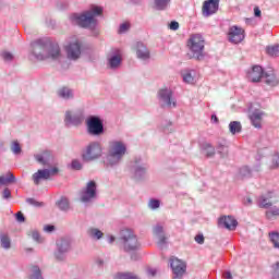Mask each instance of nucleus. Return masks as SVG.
<instances>
[{
	"label": "nucleus",
	"mask_w": 279,
	"mask_h": 279,
	"mask_svg": "<svg viewBox=\"0 0 279 279\" xmlns=\"http://www.w3.org/2000/svg\"><path fill=\"white\" fill-rule=\"evenodd\" d=\"M229 130H230L231 134H239L242 130L241 122H239V121L230 122Z\"/></svg>",
	"instance_id": "nucleus-34"
},
{
	"label": "nucleus",
	"mask_w": 279,
	"mask_h": 279,
	"mask_svg": "<svg viewBox=\"0 0 279 279\" xmlns=\"http://www.w3.org/2000/svg\"><path fill=\"white\" fill-rule=\"evenodd\" d=\"M245 39V31L239 26H231L228 32V40L233 45H239Z\"/></svg>",
	"instance_id": "nucleus-12"
},
{
	"label": "nucleus",
	"mask_w": 279,
	"mask_h": 279,
	"mask_svg": "<svg viewBox=\"0 0 279 279\" xmlns=\"http://www.w3.org/2000/svg\"><path fill=\"white\" fill-rule=\"evenodd\" d=\"M206 41L199 34H193L187 40V58L189 60H204V49Z\"/></svg>",
	"instance_id": "nucleus-3"
},
{
	"label": "nucleus",
	"mask_w": 279,
	"mask_h": 279,
	"mask_svg": "<svg viewBox=\"0 0 279 279\" xmlns=\"http://www.w3.org/2000/svg\"><path fill=\"white\" fill-rule=\"evenodd\" d=\"M244 206H252V197L244 198Z\"/></svg>",
	"instance_id": "nucleus-58"
},
{
	"label": "nucleus",
	"mask_w": 279,
	"mask_h": 279,
	"mask_svg": "<svg viewBox=\"0 0 279 279\" xmlns=\"http://www.w3.org/2000/svg\"><path fill=\"white\" fill-rule=\"evenodd\" d=\"M34 158L39 165L47 166L53 160V155H51V151L45 150L41 154H36Z\"/></svg>",
	"instance_id": "nucleus-20"
},
{
	"label": "nucleus",
	"mask_w": 279,
	"mask_h": 279,
	"mask_svg": "<svg viewBox=\"0 0 279 279\" xmlns=\"http://www.w3.org/2000/svg\"><path fill=\"white\" fill-rule=\"evenodd\" d=\"M270 241L274 243L275 247L279 248V233H271Z\"/></svg>",
	"instance_id": "nucleus-43"
},
{
	"label": "nucleus",
	"mask_w": 279,
	"mask_h": 279,
	"mask_svg": "<svg viewBox=\"0 0 279 279\" xmlns=\"http://www.w3.org/2000/svg\"><path fill=\"white\" fill-rule=\"evenodd\" d=\"M169 28L172 29V32H177V29H180V23L175 22V21H172L170 24H169Z\"/></svg>",
	"instance_id": "nucleus-50"
},
{
	"label": "nucleus",
	"mask_w": 279,
	"mask_h": 279,
	"mask_svg": "<svg viewBox=\"0 0 279 279\" xmlns=\"http://www.w3.org/2000/svg\"><path fill=\"white\" fill-rule=\"evenodd\" d=\"M279 217V207H274L270 210L266 211V218L271 220V219H278Z\"/></svg>",
	"instance_id": "nucleus-38"
},
{
	"label": "nucleus",
	"mask_w": 279,
	"mask_h": 279,
	"mask_svg": "<svg viewBox=\"0 0 279 279\" xmlns=\"http://www.w3.org/2000/svg\"><path fill=\"white\" fill-rule=\"evenodd\" d=\"M158 95L168 108H175V100L173 99V92H171V89L162 88L159 90Z\"/></svg>",
	"instance_id": "nucleus-14"
},
{
	"label": "nucleus",
	"mask_w": 279,
	"mask_h": 279,
	"mask_svg": "<svg viewBox=\"0 0 279 279\" xmlns=\"http://www.w3.org/2000/svg\"><path fill=\"white\" fill-rule=\"evenodd\" d=\"M264 82L267 84V86H278L279 80L276 76V74L271 73H264Z\"/></svg>",
	"instance_id": "nucleus-27"
},
{
	"label": "nucleus",
	"mask_w": 279,
	"mask_h": 279,
	"mask_svg": "<svg viewBox=\"0 0 279 279\" xmlns=\"http://www.w3.org/2000/svg\"><path fill=\"white\" fill-rule=\"evenodd\" d=\"M254 14H255V16H260V9L258 8V7H255L254 8Z\"/></svg>",
	"instance_id": "nucleus-59"
},
{
	"label": "nucleus",
	"mask_w": 279,
	"mask_h": 279,
	"mask_svg": "<svg viewBox=\"0 0 279 279\" xmlns=\"http://www.w3.org/2000/svg\"><path fill=\"white\" fill-rule=\"evenodd\" d=\"M16 221H19L20 223H23V221H25V216L23 215V213L19 211L15 215Z\"/></svg>",
	"instance_id": "nucleus-51"
},
{
	"label": "nucleus",
	"mask_w": 279,
	"mask_h": 279,
	"mask_svg": "<svg viewBox=\"0 0 279 279\" xmlns=\"http://www.w3.org/2000/svg\"><path fill=\"white\" fill-rule=\"evenodd\" d=\"M128 29H130V23L124 22L120 25L119 34H125V32H128Z\"/></svg>",
	"instance_id": "nucleus-46"
},
{
	"label": "nucleus",
	"mask_w": 279,
	"mask_h": 279,
	"mask_svg": "<svg viewBox=\"0 0 279 279\" xmlns=\"http://www.w3.org/2000/svg\"><path fill=\"white\" fill-rule=\"evenodd\" d=\"M63 49L68 60L77 62L82 58V53H84V44H82L80 37L73 35L66 38Z\"/></svg>",
	"instance_id": "nucleus-4"
},
{
	"label": "nucleus",
	"mask_w": 279,
	"mask_h": 279,
	"mask_svg": "<svg viewBox=\"0 0 279 279\" xmlns=\"http://www.w3.org/2000/svg\"><path fill=\"white\" fill-rule=\"evenodd\" d=\"M104 9L101 7L92 5L89 9L70 15L73 25H78L83 29H95L97 27V16H101Z\"/></svg>",
	"instance_id": "nucleus-2"
},
{
	"label": "nucleus",
	"mask_w": 279,
	"mask_h": 279,
	"mask_svg": "<svg viewBox=\"0 0 279 279\" xmlns=\"http://www.w3.org/2000/svg\"><path fill=\"white\" fill-rule=\"evenodd\" d=\"M218 226L227 230H236L239 222L232 216H222L218 219Z\"/></svg>",
	"instance_id": "nucleus-16"
},
{
	"label": "nucleus",
	"mask_w": 279,
	"mask_h": 279,
	"mask_svg": "<svg viewBox=\"0 0 279 279\" xmlns=\"http://www.w3.org/2000/svg\"><path fill=\"white\" fill-rule=\"evenodd\" d=\"M11 151L13 156H21V154H23V147H21V143H19V141H13L11 143Z\"/></svg>",
	"instance_id": "nucleus-32"
},
{
	"label": "nucleus",
	"mask_w": 279,
	"mask_h": 279,
	"mask_svg": "<svg viewBox=\"0 0 279 279\" xmlns=\"http://www.w3.org/2000/svg\"><path fill=\"white\" fill-rule=\"evenodd\" d=\"M102 149L101 145L97 142L90 143L85 151L82 154V158L85 162H93V160H97L101 158Z\"/></svg>",
	"instance_id": "nucleus-10"
},
{
	"label": "nucleus",
	"mask_w": 279,
	"mask_h": 279,
	"mask_svg": "<svg viewBox=\"0 0 279 279\" xmlns=\"http://www.w3.org/2000/svg\"><path fill=\"white\" fill-rule=\"evenodd\" d=\"M211 121L214 123H219V118H217L215 114L211 116Z\"/></svg>",
	"instance_id": "nucleus-60"
},
{
	"label": "nucleus",
	"mask_w": 279,
	"mask_h": 279,
	"mask_svg": "<svg viewBox=\"0 0 279 279\" xmlns=\"http://www.w3.org/2000/svg\"><path fill=\"white\" fill-rule=\"evenodd\" d=\"M219 10V0H207L203 4V16H213Z\"/></svg>",
	"instance_id": "nucleus-15"
},
{
	"label": "nucleus",
	"mask_w": 279,
	"mask_h": 279,
	"mask_svg": "<svg viewBox=\"0 0 279 279\" xmlns=\"http://www.w3.org/2000/svg\"><path fill=\"white\" fill-rule=\"evenodd\" d=\"M183 82L185 84H195V75H193L192 71H186L182 74Z\"/></svg>",
	"instance_id": "nucleus-35"
},
{
	"label": "nucleus",
	"mask_w": 279,
	"mask_h": 279,
	"mask_svg": "<svg viewBox=\"0 0 279 279\" xmlns=\"http://www.w3.org/2000/svg\"><path fill=\"white\" fill-rule=\"evenodd\" d=\"M16 182V177L12 172H8L7 175L0 177V186H8V184H12Z\"/></svg>",
	"instance_id": "nucleus-29"
},
{
	"label": "nucleus",
	"mask_w": 279,
	"mask_h": 279,
	"mask_svg": "<svg viewBox=\"0 0 279 279\" xmlns=\"http://www.w3.org/2000/svg\"><path fill=\"white\" fill-rule=\"evenodd\" d=\"M240 175L241 178H251L252 177V170L247 166H244L240 169Z\"/></svg>",
	"instance_id": "nucleus-40"
},
{
	"label": "nucleus",
	"mask_w": 279,
	"mask_h": 279,
	"mask_svg": "<svg viewBox=\"0 0 279 279\" xmlns=\"http://www.w3.org/2000/svg\"><path fill=\"white\" fill-rule=\"evenodd\" d=\"M148 274H149V276H156V270L149 269V270H148Z\"/></svg>",
	"instance_id": "nucleus-62"
},
{
	"label": "nucleus",
	"mask_w": 279,
	"mask_h": 279,
	"mask_svg": "<svg viewBox=\"0 0 279 279\" xmlns=\"http://www.w3.org/2000/svg\"><path fill=\"white\" fill-rule=\"evenodd\" d=\"M265 117V112L260 110H255L250 114V121L252 125H254L257 130L263 128V118Z\"/></svg>",
	"instance_id": "nucleus-18"
},
{
	"label": "nucleus",
	"mask_w": 279,
	"mask_h": 279,
	"mask_svg": "<svg viewBox=\"0 0 279 279\" xmlns=\"http://www.w3.org/2000/svg\"><path fill=\"white\" fill-rule=\"evenodd\" d=\"M86 130L89 136H101L104 134V121L97 116H89L86 119Z\"/></svg>",
	"instance_id": "nucleus-8"
},
{
	"label": "nucleus",
	"mask_w": 279,
	"mask_h": 279,
	"mask_svg": "<svg viewBox=\"0 0 279 279\" xmlns=\"http://www.w3.org/2000/svg\"><path fill=\"white\" fill-rule=\"evenodd\" d=\"M86 234L92 241H101L104 239V231L95 227L88 228Z\"/></svg>",
	"instance_id": "nucleus-24"
},
{
	"label": "nucleus",
	"mask_w": 279,
	"mask_h": 279,
	"mask_svg": "<svg viewBox=\"0 0 279 279\" xmlns=\"http://www.w3.org/2000/svg\"><path fill=\"white\" fill-rule=\"evenodd\" d=\"M272 278L279 279V262H277L274 266Z\"/></svg>",
	"instance_id": "nucleus-47"
},
{
	"label": "nucleus",
	"mask_w": 279,
	"mask_h": 279,
	"mask_svg": "<svg viewBox=\"0 0 279 279\" xmlns=\"http://www.w3.org/2000/svg\"><path fill=\"white\" fill-rule=\"evenodd\" d=\"M149 208L156 210V208H160V201L158 199H150L148 203Z\"/></svg>",
	"instance_id": "nucleus-44"
},
{
	"label": "nucleus",
	"mask_w": 279,
	"mask_h": 279,
	"mask_svg": "<svg viewBox=\"0 0 279 279\" xmlns=\"http://www.w3.org/2000/svg\"><path fill=\"white\" fill-rule=\"evenodd\" d=\"M2 197L3 199H10L12 197V192L10 191V189H4L2 192Z\"/></svg>",
	"instance_id": "nucleus-48"
},
{
	"label": "nucleus",
	"mask_w": 279,
	"mask_h": 279,
	"mask_svg": "<svg viewBox=\"0 0 279 279\" xmlns=\"http://www.w3.org/2000/svg\"><path fill=\"white\" fill-rule=\"evenodd\" d=\"M32 54L36 60H60L62 51L60 45L52 43L49 38H40L31 44Z\"/></svg>",
	"instance_id": "nucleus-1"
},
{
	"label": "nucleus",
	"mask_w": 279,
	"mask_h": 279,
	"mask_svg": "<svg viewBox=\"0 0 279 279\" xmlns=\"http://www.w3.org/2000/svg\"><path fill=\"white\" fill-rule=\"evenodd\" d=\"M272 167L274 169H278L279 167V154H275L272 157Z\"/></svg>",
	"instance_id": "nucleus-49"
},
{
	"label": "nucleus",
	"mask_w": 279,
	"mask_h": 279,
	"mask_svg": "<svg viewBox=\"0 0 279 279\" xmlns=\"http://www.w3.org/2000/svg\"><path fill=\"white\" fill-rule=\"evenodd\" d=\"M225 278H226V279H232V274H231L230 271H227V272L225 274Z\"/></svg>",
	"instance_id": "nucleus-61"
},
{
	"label": "nucleus",
	"mask_w": 279,
	"mask_h": 279,
	"mask_svg": "<svg viewBox=\"0 0 279 279\" xmlns=\"http://www.w3.org/2000/svg\"><path fill=\"white\" fill-rule=\"evenodd\" d=\"M120 239H121L123 247L126 252H133L134 250H138L140 245H141L138 243V239L136 238L134 232H132V230H130V229L122 230Z\"/></svg>",
	"instance_id": "nucleus-7"
},
{
	"label": "nucleus",
	"mask_w": 279,
	"mask_h": 279,
	"mask_svg": "<svg viewBox=\"0 0 279 279\" xmlns=\"http://www.w3.org/2000/svg\"><path fill=\"white\" fill-rule=\"evenodd\" d=\"M170 266L174 274L173 279H182V276H184L186 271V264L184 262L180 260L178 257L170 258Z\"/></svg>",
	"instance_id": "nucleus-13"
},
{
	"label": "nucleus",
	"mask_w": 279,
	"mask_h": 279,
	"mask_svg": "<svg viewBox=\"0 0 279 279\" xmlns=\"http://www.w3.org/2000/svg\"><path fill=\"white\" fill-rule=\"evenodd\" d=\"M122 61L123 54L121 53V50L116 49L114 54L111 58H109V69H119V66H121Z\"/></svg>",
	"instance_id": "nucleus-19"
},
{
	"label": "nucleus",
	"mask_w": 279,
	"mask_h": 279,
	"mask_svg": "<svg viewBox=\"0 0 279 279\" xmlns=\"http://www.w3.org/2000/svg\"><path fill=\"white\" fill-rule=\"evenodd\" d=\"M158 243H159V245H165V243H167V236L159 235Z\"/></svg>",
	"instance_id": "nucleus-55"
},
{
	"label": "nucleus",
	"mask_w": 279,
	"mask_h": 279,
	"mask_svg": "<svg viewBox=\"0 0 279 279\" xmlns=\"http://www.w3.org/2000/svg\"><path fill=\"white\" fill-rule=\"evenodd\" d=\"M33 241H35L36 243H43L45 240L43 239V236H40V233L38 232V230L36 229H32L31 231H28L27 233Z\"/></svg>",
	"instance_id": "nucleus-33"
},
{
	"label": "nucleus",
	"mask_w": 279,
	"mask_h": 279,
	"mask_svg": "<svg viewBox=\"0 0 279 279\" xmlns=\"http://www.w3.org/2000/svg\"><path fill=\"white\" fill-rule=\"evenodd\" d=\"M136 56L140 60H149V50L143 43H137L136 44Z\"/></svg>",
	"instance_id": "nucleus-22"
},
{
	"label": "nucleus",
	"mask_w": 279,
	"mask_h": 279,
	"mask_svg": "<svg viewBox=\"0 0 279 279\" xmlns=\"http://www.w3.org/2000/svg\"><path fill=\"white\" fill-rule=\"evenodd\" d=\"M84 123V110H66L64 114V124L66 128H77Z\"/></svg>",
	"instance_id": "nucleus-9"
},
{
	"label": "nucleus",
	"mask_w": 279,
	"mask_h": 279,
	"mask_svg": "<svg viewBox=\"0 0 279 279\" xmlns=\"http://www.w3.org/2000/svg\"><path fill=\"white\" fill-rule=\"evenodd\" d=\"M203 150L205 151L207 158H213V156H215V147H213V145L209 143L203 144Z\"/></svg>",
	"instance_id": "nucleus-36"
},
{
	"label": "nucleus",
	"mask_w": 279,
	"mask_h": 279,
	"mask_svg": "<svg viewBox=\"0 0 279 279\" xmlns=\"http://www.w3.org/2000/svg\"><path fill=\"white\" fill-rule=\"evenodd\" d=\"M266 52L268 53V56H279V45L267 47Z\"/></svg>",
	"instance_id": "nucleus-39"
},
{
	"label": "nucleus",
	"mask_w": 279,
	"mask_h": 279,
	"mask_svg": "<svg viewBox=\"0 0 279 279\" xmlns=\"http://www.w3.org/2000/svg\"><path fill=\"white\" fill-rule=\"evenodd\" d=\"M25 252H27V253L34 252V248L33 247H27V248H25Z\"/></svg>",
	"instance_id": "nucleus-63"
},
{
	"label": "nucleus",
	"mask_w": 279,
	"mask_h": 279,
	"mask_svg": "<svg viewBox=\"0 0 279 279\" xmlns=\"http://www.w3.org/2000/svg\"><path fill=\"white\" fill-rule=\"evenodd\" d=\"M34 184H40L43 180H49V169H41L35 172L32 177Z\"/></svg>",
	"instance_id": "nucleus-23"
},
{
	"label": "nucleus",
	"mask_w": 279,
	"mask_h": 279,
	"mask_svg": "<svg viewBox=\"0 0 279 279\" xmlns=\"http://www.w3.org/2000/svg\"><path fill=\"white\" fill-rule=\"evenodd\" d=\"M58 97L60 99H64L65 101H69V99H73L75 97V93L70 87H61L57 92Z\"/></svg>",
	"instance_id": "nucleus-21"
},
{
	"label": "nucleus",
	"mask_w": 279,
	"mask_h": 279,
	"mask_svg": "<svg viewBox=\"0 0 279 279\" xmlns=\"http://www.w3.org/2000/svg\"><path fill=\"white\" fill-rule=\"evenodd\" d=\"M195 241L196 243H198L199 245H203L204 243V235L203 234H198L195 236Z\"/></svg>",
	"instance_id": "nucleus-54"
},
{
	"label": "nucleus",
	"mask_w": 279,
	"mask_h": 279,
	"mask_svg": "<svg viewBox=\"0 0 279 279\" xmlns=\"http://www.w3.org/2000/svg\"><path fill=\"white\" fill-rule=\"evenodd\" d=\"M274 196L271 193H268L267 195H262L258 199V206L259 208H271L274 206V203H271V198Z\"/></svg>",
	"instance_id": "nucleus-25"
},
{
	"label": "nucleus",
	"mask_w": 279,
	"mask_h": 279,
	"mask_svg": "<svg viewBox=\"0 0 279 279\" xmlns=\"http://www.w3.org/2000/svg\"><path fill=\"white\" fill-rule=\"evenodd\" d=\"M26 204H29L31 206H35V208H43V206H45V203L38 202L34 198H27Z\"/></svg>",
	"instance_id": "nucleus-41"
},
{
	"label": "nucleus",
	"mask_w": 279,
	"mask_h": 279,
	"mask_svg": "<svg viewBox=\"0 0 279 279\" xmlns=\"http://www.w3.org/2000/svg\"><path fill=\"white\" fill-rule=\"evenodd\" d=\"M53 230H56V227L52 226V225H46V226L44 227V232L51 233V232H53Z\"/></svg>",
	"instance_id": "nucleus-52"
},
{
	"label": "nucleus",
	"mask_w": 279,
	"mask_h": 279,
	"mask_svg": "<svg viewBox=\"0 0 279 279\" xmlns=\"http://www.w3.org/2000/svg\"><path fill=\"white\" fill-rule=\"evenodd\" d=\"M117 241V238L114 235H108V243L112 245Z\"/></svg>",
	"instance_id": "nucleus-57"
},
{
	"label": "nucleus",
	"mask_w": 279,
	"mask_h": 279,
	"mask_svg": "<svg viewBox=\"0 0 279 279\" xmlns=\"http://www.w3.org/2000/svg\"><path fill=\"white\" fill-rule=\"evenodd\" d=\"M56 205L59 208V210H62L63 213H66L71 209V204L69 203V198H66L65 196L57 201Z\"/></svg>",
	"instance_id": "nucleus-28"
},
{
	"label": "nucleus",
	"mask_w": 279,
	"mask_h": 279,
	"mask_svg": "<svg viewBox=\"0 0 279 279\" xmlns=\"http://www.w3.org/2000/svg\"><path fill=\"white\" fill-rule=\"evenodd\" d=\"M71 167L75 171H80L82 169V162H80V160H77V159H74V160H72Z\"/></svg>",
	"instance_id": "nucleus-45"
},
{
	"label": "nucleus",
	"mask_w": 279,
	"mask_h": 279,
	"mask_svg": "<svg viewBox=\"0 0 279 279\" xmlns=\"http://www.w3.org/2000/svg\"><path fill=\"white\" fill-rule=\"evenodd\" d=\"M162 232H163V229H162V226H156L155 228H154V234H162Z\"/></svg>",
	"instance_id": "nucleus-53"
},
{
	"label": "nucleus",
	"mask_w": 279,
	"mask_h": 279,
	"mask_svg": "<svg viewBox=\"0 0 279 279\" xmlns=\"http://www.w3.org/2000/svg\"><path fill=\"white\" fill-rule=\"evenodd\" d=\"M29 279H45L43 277V270H40V267L34 265L31 267V275L28 277Z\"/></svg>",
	"instance_id": "nucleus-30"
},
{
	"label": "nucleus",
	"mask_w": 279,
	"mask_h": 279,
	"mask_svg": "<svg viewBox=\"0 0 279 279\" xmlns=\"http://www.w3.org/2000/svg\"><path fill=\"white\" fill-rule=\"evenodd\" d=\"M171 0H154L156 10H166Z\"/></svg>",
	"instance_id": "nucleus-37"
},
{
	"label": "nucleus",
	"mask_w": 279,
	"mask_h": 279,
	"mask_svg": "<svg viewBox=\"0 0 279 279\" xmlns=\"http://www.w3.org/2000/svg\"><path fill=\"white\" fill-rule=\"evenodd\" d=\"M0 58L5 62L7 64H10L14 62V53L8 50H3L0 52Z\"/></svg>",
	"instance_id": "nucleus-31"
},
{
	"label": "nucleus",
	"mask_w": 279,
	"mask_h": 279,
	"mask_svg": "<svg viewBox=\"0 0 279 279\" xmlns=\"http://www.w3.org/2000/svg\"><path fill=\"white\" fill-rule=\"evenodd\" d=\"M56 245L54 258L59 263H64L66 260V254L71 251V240L69 238H60L57 240Z\"/></svg>",
	"instance_id": "nucleus-6"
},
{
	"label": "nucleus",
	"mask_w": 279,
	"mask_h": 279,
	"mask_svg": "<svg viewBox=\"0 0 279 279\" xmlns=\"http://www.w3.org/2000/svg\"><path fill=\"white\" fill-rule=\"evenodd\" d=\"M125 151H128L125 144L121 142L111 143L109 155L107 156V166L114 167V165H119L122 158L125 156Z\"/></svg>",
	"instance_id": "nucleus-5"
},
{
	"label": "nucleus",
	"mask_w": 279,
	"mask_h": 279,
	"mask_svg": "<svg viewBox=\"0 0 279 279\" xmlns=\"http://www.w3.org/2000/svg\"><path fill=\"white\" fill-rule=\"evenodd\" d=\"M97 197V183L95 181H89L85 189L81 191V202L87 204Z\"/></svg>",
	"instance_id": "nucleus-11"
},
{
	"label": "nucleus",
	"mask_w": 279,
	"mask_h": 279,
	"mask_svg": "<svg viewBox=\"0 0 279 279\" xmlns=\"http://www.w3.org/2000/svg\"><path fill=\"white\" fill-rule=\"evenodd\" d=\"M49 171V178H51V175H56V173H58V168H52V169H48Z\"/></svg>",
	"instance_id": "nucleus-56"
},
{
	"label": "nucleus",
	"mask_w": 279,
	"mask_h": 279,
	"mask_svg": "<svg viewBox=\"0 0 279 279\" xmlns=\"http://www.w3.org/2000/svg\"><path fill=\"white\" fill-rule=\"evenodd\" d=\"M106 264V258L102 256H97L95 258V265L99 268V269H104V265Z\"/></svg>",
	"instance_id": "nucleus-42"
},
{
	"label": "nucleus",
	"mask_w": 279,
	"mask_h": 279,
	"mask_svg": "<svg viewBox=\"0 0 279 279\" xmlns=\"http://www.w3.org/2000/svg\"><path fill=\"white\" fill-rule=\"evenodd\" d=\"M265 77V71H263V68L260 65H254L252 70L247 73V80L248 82H260Z\"/></svg>",
	"instance_id": "nucleus-17"
},
{
	"label": "nucleus",
	"mask_w": 279,
	"mask_h": 279,
	"mask_svg": "<svg viewBox=\"0 0 279 279\" xmlns=\"http://www.w3.org/2000/svg\"><path fill=\"white\" fill-rule=\"evenodd\" d=\"M140 171H142L143 173H145V168H141Z\"/></svg>",
	"instance_id": "nucleus-64"
},
{
	"label": "nucleus",
	"mask_w": 279,
	"mask_h": 279,
	"mask_svg": "<svg viewBox=\"0 0 279 279\" xmlns=\"http://www.w3.org/2000/svg\"><path fill=\"white\" fill-rule=\"evenodd\" d=\"M0 246L2 250H10L12 247V240L8 233H0Z\"/></svg>",
	"instance_id": "nucleus-26"
}]
</instances>
